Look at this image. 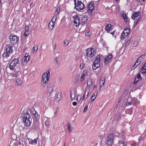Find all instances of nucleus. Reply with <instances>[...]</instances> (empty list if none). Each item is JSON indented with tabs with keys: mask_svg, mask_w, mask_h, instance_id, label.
<instances>
[{
	"mask_svg": "<svg viewBox=\"0 0 146 146\" xmlns=\"http://www.w3.org/2000/svg\"><path fill=\"white\" fill-rule=\"evenodd\" d=\"M21 117L23 121L25 123V126L27 127L30 126L31 125V122L29 119L31 118V116L27 109L23 111L21 115Z\"/></svg>",
	"mask_w": 146,
	"mask_h": 146,
	"instance_id": "obj_1",
	"label": "nucleus"
},
{
	"mask_svg": "<svg viewBox=\"0 0 146 146\" xmlns=\"http://www.w3.org/2000/svg\"><path fill=\"white\" fill-rule=\"evenodd\" d=\"M76 0H74L75 8L78 11H81L84 9V4L80 1H78V3H76Z\"/></svg>",
	"mask_w": 146,
	"mask_h": 146,
	"instance_id": "obj_2",
	"label": "nucleus"
},
{
	"mask_svg": "<svg viewBox=\"0 0 146 146\" xmlns=\"http://www.w3.org/2000/svg\"><path fill=\"white\" fill-rule=\"evenodd\" d=\"M50 76V72L49 71H47L44 73L42 80V82H43V84H42V85L44 84L45 83L48 82Z\"/></svg>",
	"mask_w": 146,
	"mask_h": 146,
	"instance_id": "obj_3",
	"label": "nucleus"
},
{
	"mask_svg": "<svg viewBox=\"0 0 146 146\" xmlns=\"http://www.w3.org/2000/svg\"><path fill=\"white\" fill-rule=\"evenodd\" d=\"M50 76V72L49 71H47L44 73L42 80V82H43V84H42V85L44 84L45 83L48 82Z\"/></svg>",
	"mask_w": 146,
	"mask_h": 146,
	"instance_id": "obj_4",
	"label": "nucleus"
},
{
	"mask_svg": "<svg viewBox=\"0 0 146 146\" xmlns=\"http://www.w3.org/2000/svg\"><path fill=\"white\" fill-rule=\"evenodd\" d=\"M9 39L11 43L13 45H14L17 43L19 40L17 36L16 35L10 34L9 36Z\"/></svg>",
	"mask_w": 146,
	"mask_h": 146,
	"instance_id": "obj_5",
	"label": "nucleus"
},
{
	"mask_svg": "<svg viewBox=\"0 0 146 146\" xmlns=\"http://www.w3.org/2000/svg\"><path fill=\"white\" fill-rule=\"evenodd\" d=\"M19 58H14L11 61L9 66V68L11 70H13L17 64L19 63Z\"/></svg>",
	"mask_w": 146,
	"mask_h": 146,
	"instance_id": "obj_6",
	"label": "nucleus"
},
{
	"mask_svg": "<svg viewBox=\"0 0 146 146\" xmlns=\"http://www.w3.org/2000/svg\"><path fill=\"white\" fill-rule=\"evenodd\" d=\"M86 53V55L92 58L94 56L95 54V50L93 48H88L87 49Z\"/></svg>",
	"mask_w": 146,
	"mask_h": 146,
	"instance_id": "obj_7",
	"label": "nucleus"
},
{
	"mask_svg": "<svg viewBox=\"0 0 146 146\" xmlns=\"http://www.w3.org/2000/svg\"><path fill=\"white\" fill-rule=\"evenodd\" d=\"M57 17L56 16H54L52 17L51 21L48 24V28L50 30H52L54 26V22L56 19Z\"/></svg>",
	"mask_w": 146,
	"mask_h": 146,
	"instance_id": "obj_8",
	"label": "nucleus"
},
{
	"mask_svg": "<svg viewBox=\"0 0 146 146\" xmlns=\"http://www.w3.org/2000/svg\"><path fill=\"white\" fill-rule=\"evenodd\" d=\"M113 134L111 133L109 134L107 138L106 143L109 145H111L113 143Z\"/></svg>",
	"mask_w": 146,
	"mask_h": 146,
	"instance_id": "obj_9",
	"label": "nucleus"
},
{
	"mask_svg": "<svg viewBox=\"0 0 146 146\" xmlns=\"http://www.w3.org/2000/svg\"><path fill=\"white\" fill-rule=\"evenodd\" d=\"M54 88V84L53 83L48 84L47 86V91L49 94H52L53 91V88Z\"/></svg>",
	"mask_w": 146,
	"mask_h": 146,
	"instance_id": "obj_10",
	"label": "nucleus"
},
{
	"mask_svg": "<svg viewBox=\"0 0 146 146\" xmlns=\"http://www.w3.org/2000/svg\"><path fill=\"white\" fill-rule=\"evenodd\" d=\"M93 3V1H92L88 4L87 8L89 13H92V10L94 9Z\"/></svg>",
	"mask_w": 146,
	"mask_h": 146,
	"instance_id": "obj_11",
	"label": "nucleus"
},
{
	"mask_svg": "<svg viewBox=\"0 0 146 146\" xmlns=\"http://www.w3.org/2000/svg\"><path fill=\"white\" fill-rule=\"evenodd\" d=\"M100 56L99 55H98L97 56L96 58L95 59V60L94 61V64H95V65H96L97 66H96L97 67H99V66H100Z\"/></svg>",
	"mask_w": 146,
	"mask_h": 146,
	"instance_id": "obj_12",
	"label": "nucleus"
},
{
	"mask_svg": "<svg viewBox=\"0 0 146 146\" xmlns=\"http://www.w3.org/2000/svg\"><path fill=\"white\" fill-rule=\"evenodd\" d=\"M73 18L74 19V23L76 24V26L77 27L80 24L79 17L77 15H76L75 16H74Z\"/></svg>",
	"mask_w": 146,
	"mask_h": 146,
	"instance_id": "obj_13",
	"label": "nucleus"
},
{
	"mask_svg": "<svg viewBox=\"0 0 146 146\" xmlns=\"http://www.w3.org/2000/svg\"><path fill=\"white\" fill-rule=\"evenodd\" d=\"M140 14V11H138L137 12H133L132 15V19L134 20L135 19L136 17L137 18L139 16Z\"/></svg>",
	"mask_w": 146,
	"mask_h": 146,
	"instance_id": "obj_14",
	"label": "nucleus"
},
{
	"mask_svg": "<svg viewBox=\"0 0 146 146\" xmlns=\"http://www.w3.org/2000/svg\"><path fill=\"white\" fill-rule=\"evenodd\" d=\"M21 74V72L20 71L16 70L15 71V73L12 74V77H19L20 75Z\"/></svg>",
	"mask_w": 146,
	"mask_h": 146,
	"instance_id": "obj_15",
	"label": "nucleus"
},
{
	"mask_svg": "<svg viewBox=\"0 0 146 146\" xmlns=\"http://www.w3.org/2000/svg\"><path fill=\"white\" fill-rule=\"evenodd\" d=\"M88 20L87 17L84 16L82 18L81 24L82 25H84Z\"/></svg>",
	"mask_w": 146,
	"mask_h": 146,
	"instance_id": "obj_16",
	"label": "nucleus"
},
{
	"mask_svg": "<svg viewBox=\"0 0 146 146\" xmlns=\"http://www.w3.org/2000/svg\"><path fill=\"white\" fill-rule=\"evenodd\" d=\"M29 143L32 145H35L37 143V138H35L34 140L30 139L29 140Z\"/></svg>",
	"mask_w": 146,
	"mask_h": 146,
	"instance_id": "obj_17",
	"label": "nucleus"
},
{
	"mask_svg": "<svg viewBox=\"0 0 146 146\" xmlns=\"http://www.w3.org/2000/svg\"><path fill=\"white\" fill-rule=\"evenodd\" d=\"M86 74V72L85 71H83L82 73V75L80 78V80L81 82H82L84 80Z\"/></svg>",
	"mask_w": 146,
	"mask_h": 146,
	"instance_id": "obj_18",
	"label": "nucleus"
},
{
	"mask_svg": "<svg viewBox=\"0 0 146 146\" xmlns=\"http://www.w3.org/2000/svg\"><path fill=\"white\" fill-rule=\"evenodd\" d=\"M112 58L111 54L109 55V56L106 57L104 60V62L105 64H107Z\"/></svg>",
	"mask_w": 146,
	"mask_h": 146,
	"instance_id": "obj_19",
	"label": "nucleus"
},
{
	"mask_svg": "<svg viewBox=\"0 0 146 146\" xmlns=\"http://www.w3.org/2000/svg\"><path fill=\"white\" fill-rule=\"evenodd\" d=\"M98 93V91L96 92H95L93 93L92 96L91 97V102H92L96 98L97 96V94Z\"/></svg>",
	"mask_w": 146,
	"mask_h": 146,
	"instance_id": "obj_20",
	"label": "nucleus"
},
{
	"mask_svg": "<svg viewBox=\"0 0 146 146\" xmlns=\"http://www.w3.org/2000/svg\"><path fill=\"white\" fill-rule=\"evenodd\" d=\"M6 52H8L9 54H10L11 53L13 52V50L12 47L10 46H8L6 49Z\"/></svg>",
	"mask_w": 146,
	"mask_h": 146,
	"instance_id": "obj_21",
	"label": "nucleus"
},
{
	"mask_svg": "<svg viewBox=\"0 0 146 146\" xmlns=\"http://www.w3.org/2000/svg\"><path fill=\"white\" fill-rule=\"evenodd\" d=\"M27 54H25V56H24V57L23 58V60H24L25 62H28L30 59V56H29V55L27 54Z\"/></svg>",
	"mask_w": 146,
	"mask_h": 146,
	"instance_id": "obj_22",
	"label": "nucleus"
},
{
	"mask_svg": "<svg viewBox=\"0 0 146 146\" xmlns=\"http://www.w3.org/2000/svg\"><path fill=\"white\" fill-rule=\"evenodd\" d=\"M55 99L57 102H59L62 99V97L61 96V94L58 93L57 94L56 96Z\"/></svg>",
	"mask_w": 146,
	"mask_h": 146,
	"instance_id": "obj_23",
	"label": "nucleus"
},
{
	"mask_svg": "<svg viewBox=\"0 0 146 146\" xmlns=\"http://www.w3.org/2000/svg\"><path fill=\"white\" fill-rule=\"evenodd\" d=\"M121 16L123 18L124 21L125 22H127V15L124 12H123Z\"/></svg>",
	"mask_w": 146,
	"mask_h": 146,
	"instance_id": "obj_24",
	"label": "nucleus"
},
{
	"mask_svg": "<svg viewBox=\"0 0 146 146\" xmlns=\"http://www.w3.org/2000/svg\"><path fill=\"white\" fill-rule=\"evenodd\" d=\"M145 54H144L138 57L137 59V61H139L140 62H141L143 60L145 57Z\"/></svg>",
	"mask_w": 146,
	"mask_h": 146,
	"instance_id": "obj_25",
	"label": "nucleus"
},
{
	"mask_svg": "<svg viewBox=\"0 0 146 146\" xmlns=\"http://www.w3.org/2000/svg\"><path fill=\"white\" fill-rule=\"evenodd\" d=\"M130 28L128 27H126L123 30V32L128 35L130 33Z\"/></svg>",
	"mask_w": 146,
	"mask_h": 146,
	"instance_id": "obj_26",
	"label": "nucleus"
},
{
	"mask_svg": "<svg viewBox=\"0 0 146 146\" xmlns=\"http://www.w3.org/2000/svg\"><path fill=\"white\" fill-rule=\"evenodd\" d=\"M92 80L91 79H89L87 81V86L90 88H91L92 85Z\"/></svg>",
	"mask_w": 146,
	"mask_h": 146,
	"instance_id": "obj_27",
	"label": "nucleus"
},
{
	"mask_svg": "<svg viewBox=\"0 0 146 146\" xmlns=\"http://www.w3.org/2000/svg\"><path fill=\"white\" fill-rule=\"evenodd\" d=\"M105 79L103 78V79L101 80L100 82V90L101 89V88L102 86H104V84L105 83Z\"/></svg>",
	"mask_w": 146,
	"mask_h": 146,
	"instance_id": "obj_28",
	"label": "nucleus"
},
{
	"mask_svg": "<svg viewBox=\"0 0 146 146\" xmlns=\"http://www.w3.org/2000/svg\"><path fill=\"white\" fill-rule=\"evenodd\" d=\"M111 24H108L106 26V30L107 32L108 33H109L111 29Z\"/></svg>",
	"mask_w": 146,
	"mask_h": 146,
	"instance_id": "obj_29",
	"label": "nucleus"
},
{
	"mask_svg": "<svg viewBox=\"0 0 146 146\" xmlns=\"http://www.w3.org/2000/svg\"><path fill=\"white\" fill-rule=\"evenodd\" d=\"M22 83L21 81L20 78H18L17 79L16 81V85L18 86H20Z\"/></svg>",
	"mask_w": 146,
	"mask_h": 146,
	"instance_id": "obj_30",
	"label": "nucleus"
},
{
	"mask_svg": "<svg viewBox=\"0 0 146 146\" xmlns=\"http://www.w3.org/2000/svg\"><path fill=\"white\" fill-rule=\"evenodd\" d=\"M33 53H35L38 50V46L37 45H34L33 47Z\"/></svg>",
	"mask_w": 146,
	"mask_h": 146,
	"instance_id": "obj_31",
	"label": "nucleus"
},
{
	"mask_svg": "<svg viewBox=\"0 0 146 146\" xmlns=\"http://www.w3.org/2000/svg\"><path fill=\"white\" fill-rule=\"evenodd\" d=\"M75 92H71L70 93L71 99L72 100H73L74 99V98L76 96L75 94Z\"/></svg>",
	"mask_w": 146,
	"mask_h": 146,
	"instance_id": "obj_32",
	"label": "nucleus"
},
{
	"mask_svg": "<svg viewBox=\"0 0 146 146\" xmlns=\"http://www.w3.org/2000/svg\"><path fill=\"white\" fill-rule=\"evenodd\" d=\"M34 115L35 118V120L37 121H38L39 119V116L38 114L36 113L34 114Z\"/></svg>",
	"mask_w": 146,
	"mask_h": 146,
	"instance_id": "obj_33",
	"label": "nucleus"
},
{
	"mask_svg": "<svg viewBox=\"0 0 146 146\" xmlns=\"http://www.w3.org/2000/svg\"><path fill=\"white\" fill-rule=\"evenodd\" d=\"M128 35L123 32L121 34V38L122 39H124Z\"/></svg>",
	"mask_w": 146,
	"mask_h": 146,
	"instance_id": "obj_34",
	"label": "nucleus"
},
{
	"mask_svg": "<svg viewBox=\"0 0 146 146\" xmlns=\"http://www.w3.org/2000/svg\"><path fill=\"white\" fill-rule=\"evenodd\" d=\"M9 56V54L7 52H6V51L5 52L2 54V56L4 58H7Z\"/></svg>",
	"mask_w": 146,
	"mask_h": 146,
	"instance_id": "obj_35",
	"label": "nucleus"
},
{
	"mask_svg": "<svg viewBox=\"0 0 146 146\" xmlns=\"http://www.w3.org/2000/svg\"><path fill=\"white\" fill-rule=\"evenodd\" d=\"M60 9V7H59L56 9V11H55L54 13L55 15H56L55 16H56V15L59 13Z\"/></svg>",
	"mask_w": 146,
	"mask_h": 146,
	"instance_id": "obj_36",
	"label": "nucleus"
},
{
	"mask_svg": "<svg viewBox=\"0 0 146 146\" xmlns=\"http://www.w3.org/2000/svg\"><path fill=\"white\" fill-rule=\"evenodd\" d=\"M89 93V91H88L87 94L86 96V94L84 93V94L83 95V97H82L83 100H84L85 99H86L87 98L88 96V95Z\"/></svg>",
	"mask_w": 146,
	"mask_h": 146,
	"instance_id": "obj_37",
	"label": "nucleus"
},
{
	"mask_svg": "<svg viewBox=\"0 0 146 146\" xmlns=\"http://www.w3.org/2000/svg\"><path fill=\"white\" fill-rule=\"evenodd\" d=\"M68 131L70 133L72 131V129H71V125L70 123H68Z\"/></svg>",
	"mask_w": 146,
	"mask_h": 146,
	"instance_id": "obj_38",
	"label": "nucleus"
},
{
	"mask_svg": "<svg viewBox=\"0 0 146 146\" xmlns=\"http://www.w3.org/2000/svg\"><path fill=\"white\" fill-rule=\"evenodd\" d=\"M60 60V58L59 56L56 57L54 60V61L56 62V64L57 65L58 64V62Z\"/></svg>",
	"mask_w": 146,
	"mask_h": 146,
	"instance_id": "obj_39",
	"label": "nucleus"
},
{
	"mask_svg": "<svg viewBox=\"0 0 146 146\" xmlns=\"http://www.w3.org/2000/svg\"><path fill=\"white\" fill-rule=\"evenodd\" d=\"M126 112L127 113L131 114L132 113V110L131 109H128L126 110Z\"/></svg>",
	"mask_w": 146,
	"mask_h": 146,
	"instance_id": "obj_40",
	"label": "nucleus"
},
{
	"mask_svg": "<svg viewBox=\"0 0 146 146\" xmlns=\"http://www.w3.org/2000/svg\"><path fill=\"white\" fill-rule=\"evenodd\" d=\"M140 17H139L137 19H136L135 20H137V21L134 23V25L136 26L137 24L138 21L140 20Z\"/></svg>",
	"mask_w": 146,
	"mask_h": 146,
	"instance_id": "obj_41",
	"label": "nucleus"
},
{
	"mask_svg": "<svg viewBox=\"0 0 146 146\" xmlns=\"http://www.w3.org/2000/svg\"><path fill=\"white\" fill-rule=\"evenodd\" d=\"M31 111L32 113L34 115L36 113V111H35V109L34 108H32L31 109Z\"/></svg>",
	"mask_w": 146,
	"mask_h": 146,
	"instance_id": "obj_42",
	"label": "nucleus"
},
{
	"mask_svg": "<svg viewBox=\"0 0 146 146\" xmlns=\"http://www.w3.org/2000/svg\"><path fill=\"white\" fill-rule=\"evenodd\" d=\"M69 43V41L67 40H65L64 41V44L66 45V46H67Z\"/></svg>",
	"mask_w": 146,
	"mask_h": 146,
	"instance_id": "obj_43",
	"label": "nucleus"
},
{
	"mask_svg": "<svg viewBox=\"0 0 146 146\" xmlns=\"http://www.w3.org/2000/svg\"><path fill=\"white\" fill-rule=\"evenodd\" d=\"M45 124L46 126H48L49 124V120H47L45 122Z\"/></svg>",
	"mask_w": 146,
	"mask_h": 146,
	"instance_id": "obj_44",
	"label": "nucleus"
},
{
	"mask_svg": "<svg viewBox=\"0 0 146 146\" xmlns=\"http://www.w3.org/2000/svg\"><path fill=\"white\" fill-rule=\"evenodd\" d=\"M96 66H97L96 65L93 64V65L92 66V68L94 70H95L99 67H97Z\"/></svg>",
	"mask_w": 146,
	"mask_h": 146,
	"instance_id": "obj_45",
	"label": "nucleus"
},
{
	"mask_svg": "<svg viewBox=\"0 0 146 146\" xmlns=\"http://www.w3.org/2000/svg\"><path fill=\"white\" fill-rule=\"evenodd\" d=\"M136 78H137L138 79H141V76L140 74V73H139L137 74V77H136Z\"/></svg>",
	"mask_w": 146,
	"mask_h": 146,
	"instance_id": "obj_46",
	"label": "nucleus"
},
{
	"mask_svg": "<svg viewBox=\"0 0 146 146\" xmlns=\"http://www.w3.org/2000/svg\"><path fill=\"white\" fill-rule=\"evenodd\" d=\"M138 44V42L137 41H135L133 43V46L134 47L136 46Z\"/></svg>",
	"mask_w": 146,
	"mask_h": 146,
	"instance_id": "obj_47",
	"label": "nucleus"
},
{
	"mask_svg": "<svg viewBox=\"0 0 146 146\" xmlns=\"http://www.w3.org/2000/svg\"><path fill=\"white\" fill-rule=\"evenodd\" d=\"M140 63V62L137 60L135 63V65L137 67V66H138Z\"/></svg>",
	"mask_w": 146,
	"mask_h": 146,
	"instance_id": "obj_48",
	"label": "nucleus"
},
{
	"mask_svg": "<svg viewBox=\"0 0 146 146\" xmlns=\"http://www.w3.org/2000/svg\"><path fill=\"white\" fill-rule=\"evenodd\" d=\"M29 27L28 26L26 25L25 27V31H27V32L29 31Z\"/></svg>",
	"mask_w": 146,
	"mask_h": 146,
	"instance_id": "obj_49",
	"label": "nucleus"
},
{
	"mask_svg": "<svg viewBox=\"0 0 146 146\" xmlns=\"http://www.w3.org/2000/svg\"><path fill=\"white\" fill-rule=\"evenodd\" d=\"M88 108V106H86L84 110V112H85L86 110H87Z\"/></svg>",
	"mask_w": 146,
	"mask_h": 146,
	"instance_id": "obj_50",
	"label": "nucleus"
},
{
	"mask_svg": "<svg viewBox=\"0 0 146 146\" xmlns=\"http://www.w3.org/2000/svg\"><path fill=\"white\" fill-rule=\"evenodd\" d=\"M139 80V79H138L136 77L135 78V81L134 82V84H136Z\"/></svg>",
	"mask_w": 146,
	"mask_h": 146,
	"instance_id": "obj_51",
	"label": "nucleus"
},
{
	"mask_svg": "<svg viewBox=\"0 0 146 146\" xmlns=\"http://www.w3.org/2000/svg\"><path fill=\"white\" fill-rule=\"evenodd\" d=\"M28 32H27L26 31H25V32L24 33V35L25 36H27L29 35V34L28 33Z\"/></svg>",
	"mask_w": 146,
	"mask_h": 146,
	"instance_id": "obj_52",
	"label": "nucleus"
},
{
	"mask_svg": "<svg viewBox=\"0 0 146 146\" xmlns=\"http://www.w3.org/2000/svg\"><path fill=\"white\" fill-rule=\"evenodd\" d=\"M130 41L131 40L130 39H129L128 40H127V41L125 44L127 46L128 45L130 42Z\"/></svg>",
	"mask_w": 146,
	"mask_h": 146,
	"instance_id": "obj_53",
	"label": "nucleus"
},
{
	"mask_svg": "<svg viewBox=\"0 0 146 146\" xmlns=\"http://www.w3.org/2000/svg\"><path fill=\"white\" fill-rule=\"evenodd\" d=\"M123 98V96L122 95H121L120 97V98L119 99V101H118V103H119L120 101Z\"/></svg>",
	"mask_w": 146,
	"mask_h": 146,
	"instance_id": "obj_54",
	"label": "nucleus"
},
{
	"mask_svg": "<svg viewBox=\"0 0 146 146\" xmlns=\"http://www.w3.org/2000/svg\"><path fill=\"white\" fill-rule=\"evenodd\" d=\"M131 146H136L137 143H133L131 144Z\"/></svg>",
	"mask_w": 146,
	"mask_h": 146,
	"instance_id": "obj_55",
	"label": "nucleus"
},
{
	"mask_svg": "<svg viewBox=\"0 0 146 146\" xmlns=\"http://www.w3.org/2000/svg\"><path fill=\"white\" fill-rule=\"evenodd\" d=\"M88 91H89L88 90V89L87 88H86L85 90L84 93L86 94V92H87Z\"/></svg>",
	"mask_w": 146,
	"mask_h": 146,
	"instance_id": "obj_56",
	"label": "nucleus"
},
{
	"mask_svg": "<svg viewBox=\"0 0 146 146\" xmlns=\"http://www.w3.org/2000/svg\"><path fill=\"white\" fill-rule=\"evenodd\" d=\"M137 67L135 66L134 65V66H133L131 68V69L132 70H133L135 68Z\"/></svg>",
	"mask_w": 146,
	"mask_h": 146,
	"instance_id": "obj_57",
	"label": "nucleus"
},
{
	"mask_svg": "<svg viewBox=\"0 0 146 146\" xmlns=\"http://www.w3.org/2000/svg\"><path fill=\"white\" fill-rule=\"evenodd\" d=\"M80 67L81 69H82L83 68V64H81L80 65Z\"/></svg>",
	"mask_w": 146,
	"mask_h": 146,
	"instance_id": "obj_58",
	"label": "nucleus"
},
{
	"mask_svg": "<svg viewBox=\"0 0 146 146\" xmlns=\"http://www.w3.org/2000/svg\"><path fill=\"white\" fill-rule=\"evenodd\" d=\"M72 104L73 106H75L77 104V103L76 102H72Z\"/></svg>",
	"mask_w": 146,
	"mask_h": 146,
	"instance_id": "obj_59",
	"label": "nucleus"
},
{
	"mask_svg": "<svg viewBox=\"0 0 146 146\" xmlns=\"http://www.w3.org/2000/svg\"><path fill=\"white\" fill-rule=\"evenodd\" d=\"M71 141L72 142H74L75 141V140L74 138H73V139H71Z\"/></svg>",
	"mask_w": 146,
	"mask_h": 146,
	"instance_id": "obj_60",
	"label": "nucleus"
},
{
	"mask_svg": "<svg viewBox=\"0 0 146 146\" xmlns=\"http://www.w3.org/2000/svg\"><path fill=\"white\" fill-rule=\"evenodd\" d=\"M17 145L16 143H14L12 146H17Z\"/></svg>",
	"mask_w": 146,
	"mask_h": 146,
	"instance_id": "obj_61",
	"label": "nucleus"
},
{
	"mask_svg": "<svg viewBox=\"0 0 146 146\" xmlns=\"http://www.w3.org/2000/svg\"><path fill=\"white\" fill-rule=\"evenodd\" d=\"M126 145V142L123 143V146H125Z\"/></svg>",
	"mask_w": 146,
	"mask_h": 146,
	"instance_id": "obj_62",
	"label": "nucleus"
},
{
	"mask_svg": "<svg viewBox=\"0 0 146 146\" xmlns=\"http://www.w3.org/2000/svg\"><path fill=\"white\" fill-rule=\"evenodd\" d=\"M110 33L112 35H113L114 34V31H113L112 32Z\"/></svg>",
	"mask_w": 146,
	"mask_h": 146,
	"instance_id": "obj_63",
	"label": "nucleus"
},
{
	"mask_svg": "<svg viewBox=\"0 0 146 146\" xmlns=\"http://www.w3.org/2000/svg\"><path fill=\"white\" fill-rule=\"evenodd\" d=\"M119 144H121L122 143V142L121 141H119Z\"/></svg>",
	"mask_w": 146,
	"mask_h": 146,
	"instance_id": "obj_64",
	"label": "nucleus"
}]
</instances>
